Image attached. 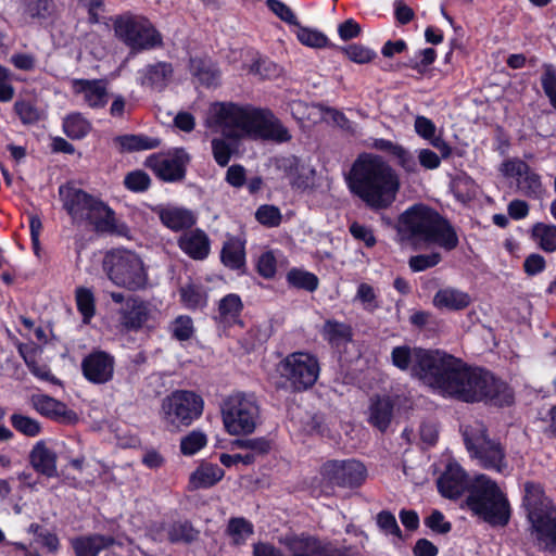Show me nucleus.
Masks as SVG:
<instances>
[{"label": "nucleus", "instance_id": "nucleus-1", "mask_svg": "<svg viewBox=\"0 0 556 556\" xmlns=\"http://www.w3.org/2000/svg\"><path fill=\"white\" fill-rule=\"evenodd\" d=\"M426 386L444 396L473 403L488 401L496 406L514 402L508 384L480 368H470L463 361L440 352L432 371L425 376Z\"/></svg>", "mask_w": 556, "mask_h": 556}, {"label": "nucleus", "instance_id": "nucleus-2", "mask_svg": "<svg viewBox=\"0 0 556 556\" xmlns=\"http://www.w3.org/2000/svg\"><path fill=\"white\" fill-rule=\"evenodd\" d=\"M207 123L233 139L251 137L276 142H287L291 139L289 130L270 111L252 106L214 103L210 108Z\"/></svg>", "mask_w": 556, "mask_h": 556}, {"label": "nucleus", "instance_id": "nucleus-3", "mask_svg": "<svg viewBox=\"0 0 556 556\" xmlns=\"http://www.w3.org/2000/svg\"><path fill=\"white\" fill-rule=\"evenodd\" d=\"M349 188L372 210L390 207L401 188L400 177L380 155L362 153L348 176Z\"/></svg>", "mask_w": 556, "mask_h": 556}, {"label": "nucleus", "instance_id": "nucleus-4", "mask_svg": "<svg viewBox=\"0 0 556 556\" xmlns=\"http://www.w3.org/2000/svg\"><path fill=\"white\" fill-rule=\"evenodd\" d=\"M397 232L415 245L437 244L447 251L455 249L458 237L452 225L437 211L425 204H415L399 217Z\"/></svg>", "mask_w": 556, "mask_h": 556}, {"label": "nucleus", "instance_id": "nucleus-5", "mask_svg": "<svg viewBox=\"0 0 556 556\" xmlns=\"http://www.w3.org/2000/svg\"><path fill=\"white\" fill-rule=\"evenodd\" d=\"M59 195L73 224L80 225L87 222L100 232L122 235L126 230L125 225L117 223L111 207L75 185H62L59 188Z\"/></svg>", "mask_w": 556, "mask_h": 556}, {"label": "nucleus", "instance_id": "nucleus-6", "mask_svg": "<svg viewBox=\"0 0 556 556\" xmlns=\"http://www.w3.org/2000/svg\"><path fill=\"white\" fill-rule=\"evenodd\" d=\"M465 506L470 513L492 527H505L511 516L510 503L496 481L486 475H477L470 482Z\"/></svg>", "mask_w": 556, "mask_h": 556}, {"label": "nucleus", "instance_id": "nucleus-7", "mask_svg": "<svg viewBox=\"0 0 556 556\" xmlns=\"http://www.w3.org/2000/svg\"><path fill=\"white\" fill-rule=\"evenodd\" d=\"M103 270L116 287L129 291H140L149 286L144 263L132 251L118 249L106 253L103 260Z\"/></svg>", "mask_w": 556, "mask_h": 556}, {"label": "nucleus", "instance_id": "nucleus-8", "mask_svg": "<svg viewBox=\"0 0 556 556\" xmlns=\"http://www.w3.org/2000/svg\"><path fill=\"white\" fill-rule=\"evenodd\" d=\"M115 36L131 53H140L163 46V37L144 16L135 14L118 15L113 23Z\"/></svg>", "mask_w": 556, "mask_h": 556}, {"label": "nucleus", "instance_id": "nucleus-9", "mask_svg": "<svg viewBox=\"0 0 556 556\" xmlns=\"http://www.w3.org/2000/svg\"><path fill=\"white\" fill-rule=\"evenodd\" d=\"M222 417L231 435L252 433L260 419V407L253 394L237 392L223 401Z\"/></svg>", "mask_w": 556, "mask_h": 556}, {"label": "nucleus", "instance_id": "nucleus-10", "mask_svg": "<svg viewBox=\"0 0 556 556\" xmlns=\"http://www.w3.org/2000/svg\"><path fill=\"white\" fill-rule=\"evenodd\" d=\"M203 399L187 390H177L163 399L161 417L170 430L190 426L203 413Z\"/></svg>", "mask_w": 556, "mask_h": 556}, {"label": "nucleus", "instance_id": "nucleus-11", "mask_svg": "<svg viewBox=\"0 0 556 556\" xmlns=\"http://www.w3.org/2000/svg\"><path fill=\"white\" fill-rule=\"evenodd\" d=\"M467 450L479 464L489 470L504 472L507 469V460L503 446L486 434L483 424L475 422L466 426L463 432Z\"/></svg>", "mask_w": 556, "mask_h": 556}, {"label": "nucleus", "instance_id": "nucleus-12", "mask_svg": "<svg viewBox=\"0 0 556 556\" xmlns=\"http://www.w3.org/2000/svg\"><path fill=\"white\" fill-rule=\"evenodd\" d=\"M278 370L292 390L305 391L316 383L320 367L316 356L306 352H293L279 363Z\"/></svg>", "mask_w": 556, "mask_h": 556}, {"label": "nucleus", "instance_id": "nucleus-13", "mask_svg": "<svg viewBox=\"0 0 556 556\" xmlns=\"http://www.w3.org/2000/svg\"><path fill=\"white\" fill-rule=\"evenodd\" d=\"M439 354L440 351L400 345L392 350L391 362L403 371L409 370L412 376L417 377L426 384L425 376L432 371Z\"/></svg>", "mask_w": 556, "mask_h": 556}, {"label": "nucleus", "instance_id": "nucleus-14", "mask_svg": "<svg viewBox=\"0 0 556 556\" xmlns=\"http://www.w3.org/2000/svg\"><path fill=\"white\" fill-rule=\"evenodd\" d=\"M190 155L185 149H174L167 153H155L147 157L146 166L157 178L166 182L181 181L186 177Z\"/></svg>", "mask_w": 556, "mask_h": 556}, {"label": "nucleus", "instance_id": "nucleus-15", "mask_svg": "<svg viewBox=\"0 0 556 556\" xmlns=\"http://www.w3.org/2000/svg\"><path fill=\"white\" fill-rule=\"evenodd\" d=\"M501 172L504 176L516 179L518 192L522 195L539 200L543 198L545 188L540 174L520 159H509L503 162Z\"/></svg>", "mask_w": 556, "mask_h": 556}, {"label": "nucleus", "instance_id": "nucleus-16", "mask_svg": "<svg viewBox=\"0 0 556 556\" xmlns=\"http://www.w3.org/2000/svg\"><path fill=\"white\" fill-rule=\"evenodd\" d=\"M320 473L333 485L353 488L364 482L366 468L355 459L329 460L323 465Z\"/></svg>", "mask_w": 556, "mask_h": 556}, {"label": "nucleus", "instance_id": "nucleus-17", "mask_svg": "<svg viewBox=\"0 0 556 556\" xmlns=\"http://www.w3.org/2000/svg\"><path fill=\"white\" fill-rule=\"evenodd\" d=\"M531 523V535L544 548L556 545V508L543 506L539 510L527 514Z\"/></svg>", "mask_w": 556, "mask_h": 556}, {"label": "nucleus", "instance_id": "nucleus-18", "mask_svg": "<svg viewBox=\"0 0 556 556\" xmlns=\"http://www.w3.org/2000/svg\"><path fill=\"white\" fill-rule=\"evenodd\" d=\"M275 164L293 189L306 190L313 186L315 170L299 157L294 155L279 157Z\"/></svg>", "mask_w": 556, "mask_h": 556}, {"label": "nucleus", "instance_id": "nucleus-19", "mask_svg": "<svg viewBox=\"0 0 556 556\" xmlns=\"http://www.w3.org/2000/svg\"><path fill=\"white\" fill-rule=\"evenodd\" d=\"M152 313L149 302L130 295L118 311L119 324L128 331H137L152 318Z\"/></svg>", "mask_w": 556, "mask_h": 556}, {"label": "nucleus", "instance_id": "nucleus-20", "mask_svg": "<svg viewBox=\"0 0 556 556\" xmlns=\"http://www.w3.org/2000/svg\"><path fill=\"white\" fill-rule=\"evenodd\" d=\"M437 484L440 494L450 500L458 498L466 490L469 491L470 486L467 473L462 466L455 462H450L446 465Z\"/></svg>", "mask_w": 556, "mask_h": 556}, {"label": "nucleus", "instance_id": "nucleus-21", "mask_svg": "<svg viewBox=\"0 0 556 556\" xmlns=\"http://www.w3.org/2000/svg\"><path fill=\"white\" fill-rule=\"evenodd\" d=\"M81 369L85 378L92 383H106L113 378L114 358L109 353L97 351L83 359Z\"/></svg>", "mask_w": 556, "mask_h": 556}, {"label": "nucleus", "instance_id": "nucleus-22", "mask_svg": "<svg viewBox=\"0 0 556 556\" xmlns=\"http://www.w3.org/2000/svg\"><path fill=\"white\" fill-rule=\"evenodd\" d=\"M292 111L294 114L301 113V119H307L316 123L319 119L329 117L333 124L341 127L342 129H351V122L346 118V116L342 112L332 108H327L321 104H307L302 101H294L292 103Z\"/></svg>", "mask_w": 556, "mask_h": 556}, {"label": "nucleus", "instance_id": "nucleus-23", "mask_svg": "<svg viewBox=\"0 0 556 556\" xmlns=\"http://www.w3.org/2000/svg\"><path fill=\"white\" fill-rule=\"evenodd\" d=\"M173 76L174 67L172 63L159 61L148 64L139 71V83L142 87L162 91L169 85Z\"/></svg>", "mask_w": 556, "mask_h": 556}, {"label": "nucleus", "instance_id": "nucleus-24", "mask_svg": "<svg viewBox=\"0 0 556 556\" xmlns=\"http://www.w3.org/2000/svg\"><path fill=\"white\" fill-rule=\"evenodd\" d=\"M72 90L75 94H81L90 108H103L108 102V90L102 80L74 79Z\"/></svg>", "mask_w": 556, "mask_h": 556}, {"label": "nucleus", "instance_id": "nucleus-25", "mask_svg": "<svg viewBox=\"0 0 556 556\" xmlns=\"http://www.w3.org/2000/svg\"><path fill=\"white\" fill-rule=\"evenodd\" d=\"M31 402L39 414L49 418L66 422L76 419V414L73 410L68 409L64 403L51 396L45 394L33 395Z\"/></svg>", "mask_w": 556, "mask_h": 556}, {"label": "nucleus", "instance_id": "nucleus-26", "mask_svg": "<svg viewBox=\"0 0 556 556\" xmlns=\"http://www.w3.org/2000/svg\"><path fill=\"white\" fill-rule=\"evenodd\" d=\"M178 245L193 260H204L210 253V239L201 229L184 232L178 239Z\"/></svg>", "mask_w": 556, "mask_h": 556}, {"label": "nucleus", "instance_id": "nucleus-27", "mask_svg": "<svg viewBox=\"0 0 556 556\" xmlns=\"http://www.w3.org/2000/svg\"><path fill=\"white\" fill-rule=\"evenodd\" d=\"M114 538L102 534L80 535L71 540L75 556H98L99 553L113 545Z\"/></svg>", "mask_w": 556, "mask_h": 556}, {"label": "nucleus", "instance_id": "nucleus-28", "mask_svg": "<svg viewBox=\"0 0 556 556\" xmlns=\"http://www.w3.org/2000/svg\"><path fill=\"white\" fill-rule=\"evenodd\" d=\"M243 304L240 296L235 293L227 294L219 301L215 320L224 327L242 325L240 319Z\"/></svg>", "mask_w": 556, "mask_h": 556}, {"label": "nucleus", "instance_id": "nucleus-29", "mask_svg": "<svg viewBox=\"0 0 556 556\" xmlns=\"http://www.w3.org/2000/svg\"><path fill=\"white\" fill-rule=\"evenodd\" d=\"M31 466L47 477H55L56 455L45 442H37L29 455Z\"/></svg>", "mask_w": 556, "mask_h": 556}, {"label": "nucleus", "instance_id": "nucleus-30", "mask_svg": "<svg viewBox=\"0 0 556 556\" xmlns=\"http://www.w3.org/2000/svg\"><path fill=\"white\" fill-rule=\"evenodd\" d=\"M161 222L169 229L179 231L192 227L197 217L192 211L184 207H165L159 211Z\"/></svg>", "mask_w": 556, "mask_h": 556}, {"label": "nucleus", "instance_id": "nucleus-31", "mask_svg": "<svg viewBox=\"0 0 556 556\" xmlns=\"http://www.w3.org/2000/svg\"><path fill=\"white\" fill-rule=\"evenodd\" d=\"M471 302L468 293L455 288L440 289L433 298V304L438 308L459 311L466 308Z\"/></svg>", "mask_w": 556, "mask_h": 556}, {"label": "nucleus", "instance_id": "nucleus-32", "mask_svg": "<svg viewBox=\"0 0 556 556\" xmlns=\"http://www.w3.org/2000/svg\"><path fill=\"white\" fill-rule=\"evenodd\" d=\"M393 417V403L388 396L376 397L371 400L369 406V422L379 429L386 431Z\"/></svg>", "mask_w": 556, "mask_h": 556}, {"label": "nucleus", "instance_id": "nucleus-33", "mask_svg": "<svg viewBox=\"0 0 556 556\" xmlns=\"http://www.w3.org/2000/svg\"><path fill=\"white\" fill-rule=\"evenodd\" d=\"M17 11L23 24L35 20H46L53 12V2L52 0H20Z\"/></svg>", "mask_w": 556, "mask_h": 556}, {"label": "nucleus", "instance_id": "nucleus-34", "mask_svg": "<svg viewBox=\"0 0 556 556\" xmlns=\"http://www.w3.org/2000/svg\"><path fill=\"white\" fill-rule=\"evenodd\" d=\"M190 72L202 85L207 87L217 85L220 78L219 70L207 58H191Z\"/></svg>", "mask_w": 556, "mask_h": 556}, {"label": "nucleus", "instance_id": "nucleus-35", "mask_svg": "<svg viewBox=\"0 0 556 556\" xmlns=\"http://www.w3.org/2000/svg\"><path fill=\"white\" fill-rule=\"evenodd\" d=\"M286 544L292 552V556H324L325 554V548L312 536L293 535L287 538Z\"/></svg>", "mask_w": 556, "mask_h": 556}, {"label": "nucleus", "instance_id": "nucleus-36", "mask_svg": "<svg viewBox=\"0 0 556 556\" xmlns=\"http://www.w3.org/2000/svg\"><path fill=\"white\" fill-rule=\"evenodd\" d=\"M224 477V470L213 464L201 465L190 477V484L194 489L213 486Z\"/></svg>", "mask_w": 556, "mask_h": 556}, {"label": "nucleus", "instance_id": "nucleus-37", "mask_svg": "<svg viewBox=\"0 0 556 556\" xmlns=\"http://www.w3.org/2000/svg\"><path fill=\"white\" fill-rule=\"evenodd\" d=\"M531 237L543 251H556V225L536 223L532 226Z\"/></svg>", "mask_w": 556, "mask_h": 556}, {"label": "nucleus", "instance_id": "nucleus-38", "mask_svg": "<svg viewBox=\"0 0 556 556\" xmlns=\"http://www.w3.org/2000/svg\"><path fill=\"white\" fill-rule=\"evenodd\" d=\"M122 152L124 151H141L157 148L160 140L141 135H124L116 137L114 140Z\"/></svg>", "mask_w": 556, "mask_h": 556}, {"label": "nucleus", "instance_id": "nucleus-39", "mask_svg": "<svg viewBox=\"0 0 556 556\" xmlns=\"http://www.w3.org/2000/svg\"><path fill=\"white\" fill-rule=\"evenodd\" d=\"M523 506L527 514L539 510L543 506H553L552 502L545 496L542 486L534 482L525 483Z\"/></svg>", "mask_w": 556, "mask_h": 556}, {"label": "nucleus", "instance_id": "nucleus-40", "mask_svg": "<svg viewBox=\"0 0 556 556\" xmlns=\"http://www.w3.org/2000/svg\"><path fill=\"white\" fill-rule=\"evenodd\" d=\"M63 130L68 138L79 140L90 132L91 124L80 113H72L64 118Z\"/></svg>", "mask_w": 556, "mask_h": 556}, {"label": "nucleus", "instance_id": "nucleus-41", "mask_svg": "<svg viewBox=\"0 0 556 556\" xmlns=\"http://www.w3.org/2000/svg\"><path fill=\"white\" fill-rule=\"evenodd\" d=\"M323 336L331 345L339 346L351 341L352 329L346 324L327 320L323 328Z\"/></svg>", "mask_w": 556, "mask_h": 556}, {"label": "nucleus", "instance_id": "nucleus-42", "mask_svg": "<svg viewBox=\"0 0 556 556\" xmlns=\"http://www.w3.org/2000/svg\"><path fill=\"white\" fill-rule=\"evenodd\" d=\"M222 262L231 269H239L244 264V249L238 239H229L222 249Z\"/></svg>", "mask_w": 556, "mask_h": 556}, {"label": "nucleus", "instance_id": "nucleus-43", "mask_svg": "<svg viewBox=\"0 0 556 556\" xmlns=\"http://www.w3.org/2000/svg\"><path fill=\"white\" fill-rule=\"evenodd\" d=\"M180 300L189 309L204 307L207 303V294L202 286L188 283L180 288Z\"/></svg>", "mask_w": 556, "mask_h": 556}, {"label": "nucleus", "instance_id": "nucleus-44", "mask_svg": "<svg viewBox=\"0 0 556 556\" xmlns=\"http://www.w3.org/2000/svg\"><path fill=\"white\" fill-rule=\"evenodd\" d=\"M199 536V531L193 528L191 522L175 521L167 528V539L170 543H191Z\"/></svg>", "mask_w": 556, "mask_h": 556}, {"label": "nucleus", "instance_id": "nucleus-45", "mask_svg": "<svg viewBox=\"0 0 556 556\" xmlns=\"http://www.w3.org/2000/svg\"><path fill=\"white\" fill-rule=\"evenodd\" d=\"M75 298L77 309L83 315L84 323L88 324L96 313L94 295L90 289L79 287L76 289Z\"/></svg>", "mask_w": 556, "mask_h": 556}, {"label": "nucleus", "instance_id": "nucleus-46", "mask_svg": "<svg viewBox=\"0 0 556 556\" xmlns=\"http://www.w3.org/2000/svg\"><path fill=\"white\" fill-rule=\"evenodd\" d=\"M14 111L24 125H33L41 121L45 116L43 110L39 109L35 103L27 100L16 101Z\"/></svg>", "mask_w": 556, "mask_h": 556}, {"label": "nucleus", "instance_id": "nucleus-47", "mask_svg": "<svg viewBox=\"0 0 556 556\" xmlns=\"http://www.w3.org/2000/svg\"><path fill=\"white\" fill-rule=\"evenodd\" d=\"M249 73L261 79H274L280 76L281 68L266 58H258L250 65Z\"/></svg>", "mask_w": 556, "mask_h": 556}, {"label": "nucleus", "instance_id": "nucleus-48", "mask_svg": "<svg viewBox=\"0 0 556 556\" xmlns=\"http://www.w3.org/2000/svg\"><path fill=\"white\" fill-rule=\"evenodd\" d=\"M169 331L178 341H187L194 334V325L190 316L179 315L169 325Z\"/></svg>", "mask_w": 556, "mask_h": 556}, {"label": "nucleus", "instance_id": "nucleus-49", "mask_svg": "<svg viewBox=\"0 0 556 556\" xmlns=\"http://www.w3.org/2000/svg\"><path fill=\"white\" fill-rule=\"evenodd\" d=\"M287 280L295 288L306 291H315L318 287V278L308 271L301 269H291L287 275Z\"/></svg>", "mask_w": 556, "mask_h": 556}, {"label": "nucleus", "instance_id": "nucleus-50", "mask_svg": "<svg viewBox=\"0 0 556 556\" xmlns=\"http://www.w3.org/2000/svg\"><path fill=\"white\" fill-rule=\"evenodd\" d=\"M207 443V437L200 430H193L180 441V451L184 455L191 456L203 448Z\"/></svg>", "mask_w": 556, "mask_h": 556}, {"label": "nucleus", "instance_id": "nucleus-51", "mask_svg": "<svg viewBox=\"0 0 556 556\" xmlns=\"http://www.w3.org/2000/svg\"><path fill=\"white\" fill-rule=\"evenodd\" d=\"M227 531L236 544H242L253 533V526L244 518H231Z\"/></svg>", "mask_w": 556, "mask_h": 556}, {"label": "nucleus", "instance_id": "nucleus-52", "mask_svg": "<svg viewBox=\"0 0 556 556\" xmlns=\"http://www.w3.org/2000/svg\"><path fill=\"white\" fill-rule=\"evenodd\" d=\"M10 419L12 426L18 432L27 437H36L41 430L39 422L28 416L22 414H13Z\"/></svg>", "mask_w": 556, "mask_h": 556}, {"label": "nucleus", "instance_id": "nucleus-53", "mask_svg": "<svg viewBox=\"0 0 556 556\" xmlns=\"http://www.w3.org/2000/svg\"><path fill=\"white\" fill-rule=\"evenodd\" d=\"M256 220L269 228L277 227L281 223L280 210L275 205H261L255 212Z\"/></svg>", "mask_w": 556, "mask_h": 556}, {"label": "nucleus", "instance_id": "nucleus-54", "mask_svg": "<svg viewBox=\"0 0 556 556\" xmlns=\"http://www.w3.org/2000/svg\"><path fill=\"white\" fill-rule=\"evenodd\" d=\"M233 445L249 451L248 454H254V458L258 455L267 454L270 450V442L264 438L236 440Z\"/></svg>", "mask_w": 556, "mask_h": 556}, {"label": "nucleus", "instance_id": "nucleus-55", "mask_svg": "<svg viewBox=\"0 0 556 556\" xmlns=\"http://www.w3.org/2000/svg\"><path fill=\"white\" fill-rule=\"evenodd\" d=\"M541 85L548 97L551 104L556 109V70L553 65H544V71L541 76Z\"/></svg>", "mask_w": 556, "mask_h": 556}, {"label": "nucleus", "instance_id": "nucleus-56", "mask_svg": "<svg viewBox=\"0 0 556 556\" xmlns=\"http://www.w3.org/2000/svg\"><path fill=\"white\" fill-rule=\"evenodd\" d=\"M296 37L307 47L321 48L327 45V37L323 33L307 27H299Z\"/></svg>", "mask_w": 556, "mask_h": 556}, {"label": "nucleus", "instance_id": "nucleus-57", "mask_svg": "<svg viewBox=\"0 0 556 556\" xmlns=\"http://www.w3.org/2000/svg\"><path fill=\"white\" fill-rule=\"evenodd\" d=\"M124 184L130 191L142 192L150 187L151 179L147 173L135 170L126 175Z\"/></svg>", "mask_w": 556, "mask_h": 556}, {"label": "nucleus", "instance_id": "nucleus-58", "mask_svg": "<svg viewBox=\"0 0 556 556\" xmlns=\"http://www.w3.org/2000/svg\"><path fill=\"white\" fill-rule=\"evenodd\" d=\"M343 52L351 61L358 64L369 63L376 56L372 50L357 43L343 48Z\"/></svg>", "mask_w": 556, "mask_h": 556}, {"label": "nucleus", "instance_id": "nucleus-59", "mask_svg": "<svg viewBox=\"0 0 556 556\" xmlns=\"http://www.w3.org/2000/svg\"><path fill=\"white\" fill-rule=\"evenodd\" d=\"M441 261V254L433 252L430 254H419L412 256L408 261L409 268L413 271H422L434 267Z\"/></svg>", "mask_w": 556, "mask_h": 556}, {"label": "nucleus", "instance_id": "nucleus-60", "mask_svg": "<svg viewBox=\"0 0 556 556\" xmlns=\"http://www.w3.org/2000/svg\"><path fill=\"white\" fill-rule=\"evenodd\" d=\"M392 155L396 159L397 165L401 166L406 173L415 174L418 172V164L415 160V156L403 146L399 144Z\"/></svg>", "mask_w": 556, "mask_h": 556}, {"label": "nucleus", "instance_id": "nucleus-61", "mask_svg": "<svg viewBox=\"0 0 556 556\" xmlns=\"http://www.w3.org/2000/svg\"><path fill=\"white\" fill-rule=\"evenodd\" d=\"M257 271L264 278H273L277 270V262L271 251L262 253L257 260Z\"/></svg>", "mask_w": 556, "mask_h": 556}, {"label": "nucleus", "instance_id": "nucleus-62", "mask_svg": "<svg viewBox=\"0 0 556 556\" xmlns=\"http://www.w3.org/2000/svg\"><path fill=\"white\" fill-rule=\"evenodd\" d=\"M212 150L216 163L226 166L231 157L229 144L224 139L215 138L212 140Z\"/></svg>", "mask_w": 556, "mask_h": 556}, {"label": "nucleus", "instance_id": "nucleus-63", "mask_svg": "<svg viewBox=\"0 0 556 556\" xmlns=\"http://www.w3.org/2000/svg\"><path fill=\"white\" fill-rule=\"evenodd\" d=\"M268 9L288 24H296V17L291 9L279 0H266Z\"/></svg>", "mask_w": 556, "mask_h": 556}, {"label": "nucleus", "instance_id": "nucleus-64", "mask_svg": "<svg viewBox=\"0 0 556 556\" xmlns=\"http://www.w3.org/2000/svg\"><path fill=\"white\" fill-rule=\"evenodd\" d=\"M377 523L379 528L387 534H393L395 536L401 535L400 527L393 514L383 510L377 516Z\"/></svg>", "mask_w": 556, "mask_h": 556}]
</instances>
